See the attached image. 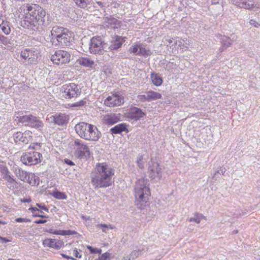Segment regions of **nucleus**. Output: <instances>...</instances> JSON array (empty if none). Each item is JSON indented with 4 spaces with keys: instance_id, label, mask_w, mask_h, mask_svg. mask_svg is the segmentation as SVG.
<instances>
[{
    "instance_id": "nucleus-54",
    "label": "nucleus",
    "mask_w": 260,
    "mask_h": 260,
    "mask_svg": "<svg viewBox=\"0 0 260 260\" xmlns=\"http://www.w3.org/2000/svg\"><path fill=\"white\" fill-rule=\"evenodd\" d=\"M46 220L39 219L36 220L34 222L37 224H42L46 222Z\"/></svg>"
},
{
    "instance_id": "nucleus-57",
    "label": "nucleus",
    "mask_w": 260,
    "mask_h": 260,
    "mask_svg": "<svg viewBox=\"0 0 260 260\" xmlns=\"http://www.w3.org/2000/svg\"><path fill=\"white\" fill-rule=\"evenodd\" d=\"M6 39V38L0 34V42L4 43Z\"/></svg>"
},
{
    "instance_id": "nucleus-52",
    "label": "nucleus",
    "mask_w": 260,
    "mask_h": 260,
    "mask_svg": "<svg viewBox=\"0 0 260 260\" xmlns=\"http://www.w3.org/2000/svg\"><path fill=\"white\" fill-rule=\"evenodd\" d=\"M64 161L66 164L69 165L70 166H74L75 165V164L74 163V162L70 159L66 158L64 160Z\"/></svg>"
},
{
    "instance_id": "nucleus-2",
    "label": "nucleus",
    "mask_w": 260,
    "mask_h": 260,
    "mask_svg": "<svg viewBox=\"0 0 260 260\" xmlns=\"http://www.w3.org/2000/svg\"><path fill=\"white\" fill-rule=\"evenodd\" d=\"M114 170L105 163H98L90 174L91 183L94 188L107 187L112 183Z\"/></svg>"
},
{
    "instance_id": "nucleus-44",
    "label": "nucleus",
    "mask_w": 260,
    "mask_h": 260,
    "mask_svg": "<svg viewBox=\"0 0 260 260\" xmlns=\"http://www.w3.org/2000/svg\"><path fill=\"white\" fill-rule=\"evenodd\" d=\"M87 248L89 250L91 253H100L102 252V250L97 248H93L92 246L88 245Z\"/></svg>"
},
{
    "instance_id": "nucleus-16",
    "label": "nucleus",
    "mask_w": 260,
    "mask_h": 260,
    "mask_svg": "<svg viewBox=\"0 0 260 260\" xmlns=\"http://www.w3.org/2000/svg\"><path fill=\"white\" fill-rule=\"evenodd\" d=\"M29 133L25 132L22 133L20 132H17L14 134L13 139L16 143L27 144L30 140V136H28Z\"/></svg>"
},
{
    "instance_id": "nucleus-58",
    "label": "nucleus",
    "mask_w": 260,
    "mask_h": 260,
    "mask_svg": "<svg viewBox=\"0 0 260 260\" xmlns=\"http://www.w3.org/2000/svg\"><path fill=\"white\" fill-rule=\"evenodd\" d=\"M0 239L2 240V242L3 243H6V242L10 241L9 240L7 239L6 238L0 237Z\"/></svg>"
},
{
    "instance_id": "nucleus-25",
    "label": "nucleus",
    "mask_w": 260,
    "mask_h": 260,
    "mask_svg": "<svg viewBox=\"0 0 260 260\" xmlns=\"http://www.w3.org/2000/svg\"><path fill=\"white\" fill-rule=\"evenodd\" d=\"M26 182H28L30 185L35 186L38 185L40 182L39 177L36 176L35 174L29 173L28 174Z\"/></svg>"
},
{
    "instance_id": "nucleus-63",
    "label": "nucleus",
    "mask_w": 260,
    "mask_h": 260,
    "mask_svg": "<svg viewBox=\"0 0 260 260\" xmlns=\"http://www.w3.org/2000/svg\"><path fill=\"white\" fill-rule=\"evenodd\" d=\"M0 224L5 225V224H6L7 223L5 221L0 219Z\"/></svg>"
},
{
    "instance_id": "nucleus-47",
    "label": "nucleus",
    "mask_w": 260,
    "mask_h": 260,
    "mask_svg": "<svg viewBox=\"0 0 260 260\" xmlns=\"http://www.w3.org/2000/svg\"><path fill=\"white\" fill-rule=\"evenodd\" d=\"M94 4H97L102 9H104L106 8V4L102 1H97L96 0H93Z\"/></svg>"
},
{
    "instance_id": "nucleus-26",
    "label": "nucleus",
    "mask_w": 260,
    "mask_h": 260,
    "mask_svg": "<svg viewBox=\"0 0 260 260\" xmlns=\"http://www.w3.org/2000/svg\"><path fill=\"white\" fill-rule=\"evenodd\" d=\"M50 233L55 235H73L77 234V233L74 231L71 230H50Z\"/></svg>"
},
{
    "instance_id": "nucleus-17",
    "label": "nucleus",
    "mask_w": 260,
    "mask_h": 260,
    "mask_svg": "<svg viewBox=\"0 0 260 260\" xmlns=\"http://www.w3.org/2000/svg\"><path fill=\"white\" fill-rule=\"evenodd\" d=\"M146 115V114L142 110L136 107L130 108L128 112V116L131 119L139 120Z\"/></svg>"
},
{
    "instance_id": "nucleus-15",
    "label": "nucleus",
    "mask_w": 260,
    "mask_h": 260,
    "mask_svg": "<svg viewBox=\"0 0 260 260\" xmlns=\"http://www.w3.org/2000/svg\"><path fill=\"white\" fill-rule=\"evenodd\" d=\"M149 176L152 179L157 178L160 179L161 178V168L159 167L158 164L153 162L148 169Z\"/></svg>"
},
{
    "instance_id": "nucleus-30",
    "label": "nucleus",
    "mask_w": 260,
    "mask_h": 260,
    "mask_svg": "<svg viewBox=\"0 0 260 260\" xmlns=\"http://www.w3.org/2000/svg\"><path fill=\"white\" fill-rule=\"evenodd\" d=\"M28 173L29 172H25L21 169H19L18 171H16L17 176L21 181H23L24 182H26L27 181Z\"/></svg>"
},
{
    "instance_id": "nucleus-12",
    "label": "nucleus",
    "mask_w": 260,
    "mask_h": 260,
    "mask_svg": "<svg viewBox=\"0 0 260 260\" xmlns=\"http://www.w3.org/2000/svg\"><path fill=\"white\" fill-rule=\"evenodd\" d=\"M124 98L118 94L108 96L104 101V104L110 107L119 106L124 103Z\"/></svg>"
},
{
    "instance_id": "nucleus-62",
    "label": "nucleus",
    "mask_w": 260,
    "mask_h": 260,
    "mask_svg": "<svg viewBox=\"0 0 260 260\" xmlns=\"http://www.w3.org/2000/svg\"><path fill=\"white\" fill-rule=\"evenodd\" d=\"M173 38H172V39H167V42H168V43H169V44H171V43H172L173 42Z\"/></svg>"
},
{
    "instance_id": "nucleus-51",
    "label": "nucleus",
    "mask_w": 260,
    "mask_h": 260,
    "mask_svg": "<svg viewBox=\"0 0 260 260\" xmlns=\"http://www.w3.org/2000/svg\"><path fill=\"white\" fill-rule=\"evenodd\" d=\"M73 255L77 258H81L82 257V254L80 253L77 248H75L74 249Z\"/></svg>"
},
{
    "instance_id": "nucleus-64",
    "label": "nucleus",
    "mask_w": 260,
    "mask_h": 260,
    "mask_svg": "<svg viewBox=\"0 0 260 260\" xmlns=\"http://www.w3.org/2000/svg\"><path fill=\"white\" fill-rule=\"evenodd\" d=\"M109 20H110L111 21H107L108 23H112L114 22V21L115 20V19L114 18H112L111 19H109Z\"/></svg>"
},
{
    "instance_id": "nucleus-6",
    "label": "nucleus",
    "mask_w": 260,
    "mask_h": 260,
    "mask_svg": "<svg viewBox=\"0 0 260 260\" xmlns=\"http://www.w3.org/2000/svg\"><path fill=\"white\" fill-rule=\"evenodd\" d=\"M73 146L75 149L76 155L78 158H87L90 155V151L88 146L81 140L77 139L74 142Z\"/></svg>"
},
{
    "instance_id": "nucleus-37",
    "label": "nucleus",
    "mask_w": 260,
    "mask_h": 260,
    "mask_svg": "<svg viewBox=\"0 0 260 260\" xmlns=\"http://www.w3.org/2000/svg\"><path fill=\"white\" fill-rule=\"evenodd\" d=\"M52 196L54 198L58 200H65L67 198V196L64 193L58 191H53Z\"/></svg>"
},
{
    "instance_id": "nucleus-38",
    "label": "nucleus",
    "mask_w": 260,
    "mask_h": 260,
    "mask_svg": "<svg viewBox=\"0 0 260 260\" xmlns=\"http://www.w3.org/2000/svg\"><path fill=\"white\" fill-rule=\"evenodd\" d=\"M140 43L134 44L129 49V51L136 55H139V50Z\"/></svg>"
},
{
    "instance_id": "nucleus-11",
    "label": "nucleus",
    "mask_w": 260,
    "mask_h": 260,
    "mask_svg": "<svg viewBox=\"0 0 260 260\" xmlns=\"http://www.w3.org/2000/svg\"><path fill=\"white\" fill-rule=\"evenodd\" d=\"M47 119L50 123L64 126L68 123L69 117L64 113H59L50 116Z\"/></svg>"
},
{
    "instance_id": "nucleus-14",
    "label": "nucleus",
    "mask_w": 260,
    "mask_h": 260,
    "mask_svg": "<svg viewBox=\"0 0 260 260\" xmlns=\"http://www.w3.org/2000/svg\"><path fill=\"white\" fill-rule=\"evenodd\" d=\"M76 6L81 8L92 12L97 7L94 5L93 0H74Z\"/></svg>"
},
{
    "instance_id": "nucleus-13",
    "label": "nucleus",
    "mask_w": 260,
    "mask_h": 260,
    "mask_svg": "<svg viewBox=\"0 0 260 260\" xmlns=\"http://www.w3.org/2000/svg\"><path fill=\"white\" fill-rule=\"evenodd\" d=\"M72 34L66 29L58 39H54V46H67L70 45L72 40Z\"/></svg>"
},
{
    "instance_id": "nucleus-32",
    "label": "nucleus",
    "mask_w": 260,
    "mask_h": 260,
    "mask_svg": "<svg viewBox=\"0 0 260 260\" xmlns=\"http://www.w3.org/2000/svg\"><path fill=\"white\" fill-rule=\"evenodd\" d=\"M221 43L222 44V47L221 49H223V48H227L228 47H230L232 43L230 42V38L225 36H221Z\"/></svg>"
},
{
    "instance_id": "nucleus-41",
    "label": "nucleus",
    "mask_w": 260,
    "mask_h": 260,
    "mask_svg": "<svg viewBox=\"0 0 260 260\" xmlns=\"http://www.w3.org/2000/svg\"><path fill=\"white\" fill-rule=\"evenodd\" d=\"M137 164L140 169L144 168L145 162L143 161V155H140L138 156L137 160Z\"/></svg>"
},
{
    "instance_id": "nucleus-9",
    "label": "nucleus",
    "mask_w": 260,
    "mask_h": 260,
    "mask_svg": "<svg viewBox=\"0 0 260 260\" xmlns=\"http://www.w3.org/2000/svg\"><path fill=\"white\" fill-rule=\"evenodd\" d=\"M70 54L66 51L59 50L52 55L51 60L56 64H62L69 62Z\"/></svg>"
},
{
    "instance_id": "nucleus-4",
    "label": "nucleus",
    "mask_w": 260,
    "mask_h": 260,
    "mask_svg": "<svg viewBox=\"0 0 260 260\" xmlns=\"http://www.w3.org/2000/svg\"><path fill=\"white\" fill-rule=\"evenodd\" d=\"M75 131L80 138L89 141H98L101 137V133L92 124L80 122L76 124Z\"/></svg>"
},
{
    "instance_id": "nucleus-24",
    "label": "nucleus",
    "mask_w": 260,
    "mask_h": 260,
    "mask_svg": "<svg viewBox=\"0 0 260 260\" xmlns=\"http://www.w3.org/2000/svg\"><path fill=\"white\" fill-rule=\"evenodd\" d=\"M3 178L6 181V185L9 189L13 190L15 188L16 184V181L10 174L7 176H3Z\"/></svg>"
},
{
    "instance_id": "nucleus-40",
    "label": "nucleus",
    "mask_w": 260,
    "mask_h": 260,
    "mask_svg": "<svg viewBox=\"0 0 260 260\" xmlns=\"http://www.w3.org/2000/svg\"><path fill=\"white\" fill-rule=\"evenodd\" d=\"M245 0H232L233 4L241 8H244Z\"/></svg>"
},
{
    "instance_id": "nucleus-46",
    "label": "nucleus",
    "mask_w": 260,
    "mask_h": 260,
    "mask_svg": "<svg viewBox=\"0 0 260 260\" xmlns=\"http://www.w3.org/2000/svg\"><path fill=\"white\" fill-rule=\"evenodd\" d=\"M85 104H86V102L83 100H81L79 102H77L72 104L71 105V106L72 107H82V106H83L84 105H85Z\"/></svg>"
},
{
    "instance_id": "nucleus-22",
    "label": "nucleus",
    "mask_w": 260,
    "mask_h": 260,
    "mask_svg": "<svg viewBox=\"0 0 260 260\" xmlns=\"http://www.w3.org/2000/svg\"><path fill=\"white\" fill-rule=\"evenodd\" d=\"M77 62L80 65L85 67L92 68L94 64L93 60L88 57H80Z\"/></svg>"
},
{
    "instance_id": "nucleus-18",
    "label": "nucleus",
    "mask_w": 260,
    "mask_h": 260,
    "mask_svg": "<svg viewBox=\"0 0 260 260\" xmlns=\"http://www.w3.org/2000/svg\"><path fill=\"white\" fill-rule=\"evenodd\" d=\"M66 29H67L58 26H54L52 27L50 31V35H49L52 44L54 43V39H58Z\"/></svg>"
},
{
    "instance_id": "nucleus-55",
    "label": "nucleus",
    "mask_w": 260,
    "mask_h": 260,
    "mask_svg": "<svg viewBox=\"0 0 260 260\" xmlns=\"http://www.w3.org/2000/svg\"><path fill=\"white\" fill-rule=\"evenodd\" d=\"M61 255L63 257L67 258V259H72V260H77L76 258H75L73 257L69 256L66 255L64 254H63V253L61 254Z\"/></svg>"
},
{
    "instance_id": "nucleus-34",
    "label": "nucleus",
    "mask_w": 260,
    "mask_h": 260,
    "mask_svg": "<svg viewBox=\"0 0 260 260\" xmlns=\"http://www.w3.org/2000/svg\"><path fill=\"white\" fill-rule=\"evenodd\" d=\"M29 210L31 211L34 216L40 217L41 218H47V216L42 214H40V213H43L42 211L38 209L36 207H31L29 209Z\"/></svg>"
},
{
    "instance_id": "nucleus-45",
    "label": "nucleus",
    "mask_w": 260,
    "mask_h": 260,
    "mask_svg": "<svg viewBox=\"0 0 260 260\" xmlns=\"http://www.w3.org/2000/svg\"><path fill=\"white\" fill-rule=\"evenodd\" d=\"M138 100L142 102H149V98L147 92L145 94L139 95L137 97Z\"/></svg>"
},
{
    "instance_id": "nucleus-33",
    "label": "nucleus",
    "mask_w": 260,
    "mask_h": 260,
    "mask_svg": "<svg viewBox=\"0 0 260 260\" xmlns=\"http://www.w3.org/2000/svg\"><path fill=\"white\" fill-rule=\"evenodd\" d=\"M151 52L150 50L145 47L142 44H140V48L139 50V55H150Z\"/></svg>"
},
{
    "instance_id": "nucleus-27",
    "label": "nucleus",
    "mask_w": 260,
    "mask_h": 260,
    "mask_svg": "<svg viewBox=\"0 0 260 260\" xmlns=\"http://www.w3.org/2000/svg\"><path fill=\"white\" fill-rule=\"evenodd\" d=\"M118 118L115 114L107 115L104 117L105 122L109 125H113L116 123Z\"/></svg>"
},
{
    "instance_id": "nucleus-21",
    "label": "nucleus",
    "mask_w": 260,
    "mask_h": 260,
    "mask_svg": "<svg viewBox=\"0 0 260 260\" xmlns=\"http://www.w3.org/2000/svg\"><path fill=\"white\" fill-rule=\"evenodd\" d=\"M244 9L256 11L258 10L260 5L255 0H245Z\"/></svg>"
},
{
    "instance_id": "nucleus-10",
    "label": "nucleus",
    "mask_w": 260,
    "mask_h": 260,
    "mask_svg": "<svg viewBox=\"0 0 260 260\" xmlns=\"http://www.w3.org/2000/svg\"><path fill=\"white\" fill-rule=\"evenodd\" d=\"M40 153L34 151L27 153L21 157V161L26 165H34L40 161Z\"/></svg>"
},
{
    "instance_id": "nucleus-35",
    "label": "nucleus",
    "mask_w": 260,
    "mask_h": 260,
    "mask_svg": "<svg viewBox=\"0 0 260 260\" xmlns=\"http://www.w3.org/2000/svg\"><path fill=\"white\" fill-rule=\"evenodd\" d=\"M193 215V217L188 219L189 222H195L197 223H199L202 219V217H203V215L201 213L196 212Z\"/></svg>"
},
{
    "instance_id": "nucleus-50",
    "label": "nucleus",
    "mask_w": 260,
    "mask_h": 260,
    "mask_svg": "<svg viewBox=\"0 0 260 260\" xmlns=\"http://www.w3.org/2000/svg\"><path fill=\"white\" fill-rule=\"evenodd\" d=\"M249 24L251 25H252L255 27H258V26H260V24L258 23L255 20L253 19H251L249 21Z\"/></svg>"
},
{
    "instance_id": "nucleus-49",
    "label": "nucleus",
    "mask_w": 260,
    "mask_h": 260,
    "mask_svg": "<svg viewBox=\"0 0 260 260\" xmlns=\"http://www.w3.org/2000/svg\"><path fill=\"white\" fill-rule=\"evenodd\" d=\"M6 21H7V20L6 16H4L2 12L0 13V25L3 24V23Z\"/></svg>"
},
{
    "instance_id": "nucleus-61",
    "label": "nucleus",
    "mask_w": 260,
    "mask_h": 260,
    "mask_svg": "<svg viewBox=\"0 0 260 260\" xmlns=\"http://www.w3.org/2000/svg\"><path fill=\"white\" fill-rule=\"evenodd\" d=\"M121 260H131V258L128 256H124L123 257Z\"/></svg>"
},
{
    "instance_id": "nucleus-1",
    "label": "nucleus",
    "mask_w": 260,
    "mask_h": 260,
    "mask_svg": "<svg viewBox=\"0 0 260 260\" xmlns=\"http://www.w3.org/2000/svg\"><path fill=\"white\" fill-rule=\"evenodd\" d=\"M20 10L24 12V21L27 22V26L34 30L41 31L51 22L49 16L46 15V11L38 5L32 6L28 4L23 5L20 7Z\"/></svg>"
},
{
    "instance_id": "nucleus-39",
    "label": "nucleus",
    "mask_w": 260,
    "mask_h": 260,
    "mask_svg": "<svg viewBox=\"0 0 260 260\" xmlns=\"http://www.w3.org/2000/svg\"><path fill=\"white\" fill-rule=\"evenodd\" d=\"M142 250L140 249H138V250H134L129 255V258H131V260H134L135 258L139 257L142 254Z\"/></svg>"
},
{
    "instance_id": "nucleus-20",
    "label": "nucleus",
    "mask_w": 260,
    "mask_h": 260,
    "mask_svg": "<svg viewBox=\"0 0 260 260\" xmlns=\"http://www.w3.org/2000/svg\"><path fill=\"white\" fill-rule=\"evenodd\" d=\"M61 243L60 240L47 238L43 241V244L44 246L59 249L61 247Z\"/></svg>"
},
{
    "instance_id": "nucleus-29",
    "label": "nucleus",
    "mask_w": 260,
    "mask_h": 260,
    "mask_svg": "<svg viewBox=\"0 0 260 260\" xmlns=\"http://www.w3.org/2000/svg\"><path fill=\"white\" fill-rule=\"evenodd\" d=\"M147 94L149 98V102L159 99L161 98V94L154 91H149L147 92Z\"/></svg>"
},
{
    "instance_id": "nucleus-56",
    "label": "nucleus",
    "mask_w": 260,
    "mask_h": 260,
    "mask_svg": "<svg viewBox=\"0 0 260 260\" xmlns=\"http://www.w3.org/2000/svg\"><path fill=\"white\" fill-rule=\"evenodd\" d=\"M15 221L17 222H24L26 221V219L25 218H17L16 219H15Z\"/></svg>"
},
{
    "instance_id": "nucleus-42",
    "label": "nucleus",
    "mask_w": 260,
    "mask_h": 260,
    "mask_svg": "<svg viewBox=\"0 0 260 260\" xmlns=\"http://www.w3.org/2000/svg\"><path fill=\"white\" fill-rule=\"evenodd\" d=\"M111 254L108 252H105L100 255L98 258L94 260H110V256Z\"/></svg>"
},
{
    "instance_id": "nucleus-19",
    "label": "nucleus",
    "mask_w": 260,
    "mask_h": 260,
    "mask_svg": "<svg viewBox=\"0 0 260 260\" xmlns=\"http://www.w3.org/2000/svg\"><path fill=\"white\" fill-rule=\"evenodd\" d=\"M125 38L116 36L111 42V44L109 47L110 51L117 50L121 47L122 44L125 42Z\"/></svg>"
},
{
    "instance_id": "nucleus-36",
    "label": "nucleus",
    "mask_w": 260,
    "mask_h": 260,
    "mask_svg": "<svg viewBox=\"0 0 260 260\" xmlns=\"http://www.w3.org/2000/svg\"><path fill=\"white\" fill-rule=\"evenodd\" d=\"M2 30L5 35H9L11 32V28L9 25V22L7 21L3 24L0 25Z\"/></svg>"
},
{
    "instance_id": "nucleus-5",
    "label": "nucleus",
    "mask_w": 260,
    "mask_h": 260,
    "mask_svg": "<svg viewBox=\"0 0 260 260\" xmlns=\"http://www.w3.org/2000/svg\"><path fill=\"white\" fill-rule=\"evenodd\" d=\"M106 44L100 37H92L89 43V51L91 53L101 55L103 54L106 47Z\"/></svg>"
},
{
    "instance_id": "nucleus-60",
    "label": "nucleus",
    "mask_w": 260,
    "mask_h": 260,
    "mask_svg": "<svg viewBox=\"0 0 260 260\" xmlns=\"http://www.w3.org/2000/svg\"><path fill=\"white\" fill-rule=\"evenodd\" d=\"M21 201L23 203H29L31 201V200L30 199H24L23 200H21Z\"/></svg>"
},
{
    "instance_id": "nucleus-31",
    "label": "nucleus",
    "mask_w": 260,
    "mask_h": 260,
    "mask_svg": "<svg viewBox=\"0 0 260 260\" xmlns=\"http://www.w3.org/2000/svg\"><path fill=\"white\" fill-rule=\"evenodd\" d=\"M33 55L34 54L31 49H25L21 52V56L25 59L27 58L30 59L32 58Z\"/></svg>"
},
{
    "instance_id": "nucleus-7",
    "label": "nucleus",
    "mask_w": 260,
    "mask_h": 260,
    "mask_svg": "<svg viewBox=\"0 0 260 260\" xmlns=\"http://www.w3.org/2000/svg\"><path fill=\"white\" fill-rule=\"evenodd\" d=\"M17 118L18 119V120L19 122L26 126L39 128L42 127L43 125L42 121L32 115L17 116Z\"/></svg>"
},
{
    "instance_id": "nucleus-28",
    "label": "nucleus",
    "mask_w": 260,
    "mask_h": 260,
    "mask_svg": "<svg viewBox=\"0 0 260 260\" xmlns=\"http://www.w3.org/2000/svg\"><path fill=\"white\" fill-rule=\"evenodd\" d=\"M151 79L152 83L156 86H160L162 84V78L157 74L152 73Z\"/></svg>"
},
{
    "instance_id": "nucleus-48",
    "label": "nucleus",
    "mask_w": 260,
    "mask_h": 260,
    "mask_svg": "<svg viewBox=\"0 0 260 260\" xmlns=\"http://www.w3.org/2000/svg\"><path fill=\"white\" fill-rule=\"evenodd\" d=\"M97 227H101L102 228H110V229H113V227L111 224H99L96 225Z\"/></svg>"
},
{
    "instance_id": "nucleus-23",
    "label": "nucleus",
    "mask_w": 260,
    "mask_h": 260,
    "mask_svg": "<svg viewBox=\"0 0 260 260\" xmlns=\"http://www.w3.org/2000/svg\"><path fill=\"white\" fill-rule=\"evenodd\" d=\"M125 123L118 124L110 129V132L113 134H120L122 132H128Z\"/></svg>"
},
{
    "instance_id": "nucleus-3",
    "label": "nucleus",
    "mask_w": 260,
    "mask_h": 260,
    "mask_svg": "<svg viewBox=\"0 0 260 260\" xmlns=\"http://www.w3.org/2000/svg\"><path fill=\"white\" fill-rule=\"evenodd\" d=\"M149 183L147 179L141 178L136 182L135 186V196L136 205L139 209L145 206L150 195Z\"/></svg>"
},
{
    "instance_id": "nucleus-8",
    "label": "nucleus",
    "mask_w": 260,
    "mask_h": 260,
    "mask_svg": "<svg viewBox=\"0 0 260 260\" xmlns=\"http://www.w3.org/2000/svg\"><path fill=\"white\" fill-rule=\"evenodd\" d=\"M61 91L62 96L66 99H72L77 97L80 94L78 85L75 83L64 84L61 87Z\"/></svg>"
},
{
    "instance_id": "nucleus-43",
    "label": "nucleus",
    "mask_w": 260,
    "mask_h": 260,
    "mask_svg": "<svg viewBox=\"0 0 260 260\" xmlns=\"http://www.w3.org/2000/svg\"><path fill=\"white\" fill-rule=\"evenodd\" d=\"M0 172L2 173V177L9 174L8 168L1 164H0Z\"/></svg>"
},
{
    "instance_id": "nucleus-59",
    "label": "nucleus",
    "mask_w": 260,
    "mask_h": 260,
    "mask_svg": "<svg viewBox=\"0 0 260 260\" xmlns=\"http://www.w3.org/2000/svg\"><path fill=\"white\" fill-rule=\"evenodd\" d=\"M219 0H211V4L212 5H215L219 4Z\"/></svg>"
},
{
    "instance_id": "nucleus-53",
    "label": "nucleus",
    "mask_w": 260,
    "mask_h": 260,
    "mask_svg": "<svg viewBox=\"0 0 260 260\" xmlns=\"http://www.w3.org/2000/svg\"><path fill=\"white\" fill-rule=\"evenodd\" d=\"M37 206L40 209H42L43 210H44V211H46L47 212L48 211V208L45 206V205H42L41 204H37Z\"/></svg>"
}]
</instances>
